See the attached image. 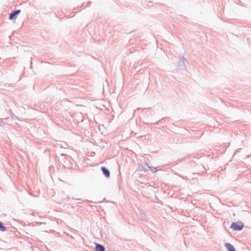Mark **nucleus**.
Here are the masks:
<instances>
[{
  "mask_svg": "<svg viewBox=\"0 0 251 251\" xmlns=\"http://www.w3.org/2000/svg\"><path fill=\"white\" fill-rule=\"evenodd\" d=\"M244 226L242 222L233 223L230 225V227L234 230H241Z\"/></svg>",
  "mask_w": 251,
  "mask_h": 251,
  "instance_id": "f257e3e1",
  "label": "nucleus"
},
{
  "mask_svg": "<svg viewBox=\"0 0 251 251\" xmlns=\"http://www.w3.org/2000/svg\"><path fill=\"white\" fill-rule=\"evenodd\" d=\"M225 246L228 251H236L234 247L230 243H226Z\"/></svg>",
  "mask_w": 251,
  "mask_h": 251,
  "instance_id": "f03ea898",
  "label": "nucleus"
},
{
  "mask_svg": "<svg viewBox=\"0 0 251 251\" xmlns=\"http://www.w3.org/2000/svg\"><path fill=\"white\" fill-rule=\"evenodd\" d=\"M0 230L1 231H4L6 230V228L4 227L2 223L0 222Z\"/></svg>",
  "mask_w": 251,
  "mask_h": 251,
  "instance_id": "423d86ee",
  "label": "nucleus"
},
{
  "mask_svg": "<svg viewBox=\"0 0 251 251\" xmlns=\"http://www.w3.org/2000/svg\"><path fill=\"white\" fill-rule=\"evenodd\" d=\"M20 12H21L20 10H17L14 11L13 12L11 13L9 16V19H10V20L13 19L14 18V17L16 15H17V14H18L19 13H20Z\"/></svg>",
  "mask_w": 251,
  "mask_h": 251,
  "instance_id": "20e7f679",
  "label": "nucleus"
},
{
  "mask_svg": "<svg viewBox=\"0 0 251 251\" xmlns=\"http://www.w3.org/2000/svg\"><path fill=\"white\" fill-rule=\"evenodd\" d=\"M151 169L152 172H156V170L155 168L153 167L152 169L151 168Z\"/></svg>",
  "mask_w": 251,
  "mask_h": 251,
  "instance_id": "0eeeda50",
  "label": "nucleus"
},
{
  "mask_svg": "<svg viewBox=\"0 0 251 251\" xmlns=\"http://www.w3.org/2000/svg\"><path fill=\"white\" fill-rule=\"evenodd\" d=\"M96 251H105L104 247L101 245L97 244L96 247Z\"/></svg>",
  "mask_w": 251,
  "mask_h": 251,
  "instance_id": "39448f33",
  "label": "nucleus"
},
{
  "mask_svg": "<svg viewBox=\"0 0 251 251\" xmlns=\"http://www.w3.org/2000/svg\"><path fill=\"white\" fill-rule=\"evenodd\" d=\"M101 170L106 177H108L110 176V173L105 167H102Z\"/></svg>",
  "mask_w": 251,
  "mask_h": 251,
  "instance_id": "7ed1b4c3",
  "label": "nucleus"
}]
</instances>
